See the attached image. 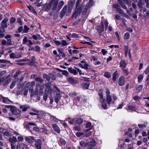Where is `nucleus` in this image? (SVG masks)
<instances>
[{
  "label": "nucleus",
  "instance_id": "1",
  "mask_svg": "<svg viewBox=\"0 0 149 149\" xmlns=\"http://www.w3.org/2000/svg\"><path fill=\"white\" fill-rule=\"evenodd\" d=\"M109 24L108 22L107 21L104 22H102L101 23V25H98L97 26V30L99 32L100 37L102 39H104L105 37L102 33L104 31V27L105 28V30L107 31V27Z\"/></svg>",
  "mask_w": 149,
  "mask_h": 149
},
{
  "label": "nucleus",
  "instance_id": "2",
  "mask_svg": "<svg viewBox=\"0 0 149 149\" xmlns=\"http://www.w3.org/2000/svg\"><path fill=\"white\" fill-rule=\"evenodd\" d=\"M6 77H2L0 78V83H2L3 86L7 85L11 81L10 78H6Z\"/></svg>",
  "mask_w": 149,
  "mask_h": 149
},
{
  "label": "nucleus",
  "instance_id": "3",
  "mask_svg": "<svg viewBox=\"0 0 149 149\" xmlns=\"http://www.w3.org/2000/svg\"><path fill=\"white\" fill-rule=\"evenodd\" d=\"M93 0H89V2L86 4L85 9L83 11V13H86L88 9L94 5V3Z\"/></svg>",
  "mask_w": 149,
  "mask_h": 149
},
{
  "label": "nucleus",
  "instance_id": "4",
  "mask_svg": "<svg viewBox=\"0 0 149 149\" xmlns=\"http://www.w3.org/2000/svg\"><path fill=\"white\" fill-rule=\"evenodd\" d=\"M35 83L34 81L31 82H29L26 85V88H29V92L33 91V86H35Z\"/></svg>",
  "mask_w": 149,
  "mask_h": 149
},
{
  "label": "nucleus",
  "instance_id": "5",
  "mask_svg": "<svg viewBox=\"0 0 149 149\" xmlns=\"http://www.w3.org/2000/svg\"><path fill=\"white\" fill-rule=\"evenodd\" d=\"M95 141L94 139H91L88 143L86 144V147H93L95 145Z\"/></svg>",
  "mask_w": 149,
  "mask_h": 149
},
{
  "label": "nucleus",
  "instance_id": "6",
  "mask_svg": "<svg viewBox=\"0 0 149 149\" xmlns=\"http://www.w3.org/2000/svg\"><path fill=\"white\" fill-rule=\"evenodd\" d=\"M39 86L40 90L39 91V95L40 96L42 95L43 92V90L44 88V84L40 85L39 83H38L36 84V88H38V87Z\"/></svg>",
  "mask_w": 149,
  "mask_h": 149
},
{
  "label": "nucleus",
  "instance_id": "7",
  "mask_svg": "<svg viewBox=\"0 0 149 149\" xmlns=\"http://www.w3.org/2000/svg\"><path fill=\"white\" fill-rule=\"evenodd\" d=\"M76 10L74 13L72 17L76 18L79 15L81 12V9L80 8L77 7Z\"/></svg>",
  "mask_w": 149,
  "mask_h": 149
},
{
  "label": "nucleus",
  "instance_id": "8",
  "mask_svg": "<svg viewBox=\"0 0 149 149\" xmlns=\"http://www.w3.org/2000/svg\"><path fill=\"white\" fill-rule=\"evenodd\" d=\"M113 8L116 9L117 12L120 14L123 13V10L120 8L119 5L116 4H114L113 5Z\"/></svg>",
  "mask_w": 149,
  "mask_h": 149
},
{
  "label": "nucleus",
  "instance_id": "9",
  "mask_svg": "<svg viewBox=\"0 0 149 149\" xmlns=\"http://www.w3.org/2000/svg\"><path fill=\"white\" fill-rule=\"evenodd\" d=\"M125 83L124 77L123 76H120L119 78L118 81V84L120 86H123Z\"/></svg>",
  "mask_w": 149,
  "mask_h": 149
},
{
  "label": "nucleus",
  "instance_id": "10",
  "mask_svg": "<svg viewBox=\"0 0 149 149\" xmlns=\"http://www.w3.org/2000/svg\"><path fill=\"white\" fill-rule=\"evenodd\" d=\"M79 65L81 68H84L86 70L89 69V67H90L89 65L87 62L84 64L79 63Z\"/></svg>",
  "mask_w": 149,
  "mask_h": 149
},
{
  "label": "nucleus",
  "instance_id": "11",
  "mask_svg": "<svg viewBox=\"0 0 149 149\" xmlns=\"http://www.w3.org/2000/svg\"><path fill=\"white\" fill-rule=\"evenodd\" d=\"M8 21L7 18H4L2 21L1 23V25L2 27L6 28L7 27V22Z\"/></svg>",
  "mask_w": 149,
  "mask_h": 149
},
{
  "label": "nucleus",
  "instance_id": "12",
  "mask_svg": "<svg viewBox=\"0 0 149 149\" xmlns=\"http://www.w3.org/2000/svg\"><path fill=\"white\" fill-rule=\"evenodd\" d=\"M25 139L28 143L31 144H33V141L35 140L33 137L32 136L26 137L25 138Z\"/></svg>",
  "mask_w": 149,
  "mask_h": 149
},
{
  "label": "nucleus",
  "instance_id": "13",
  "mask_svg": "<svg viewBox=\"0 0 149 149\" xmlns=\"http://www.w3.org/2000/svg\"><path fill=\"white\" fill-rule=\"evenodd\" d=\"M52 127L54 130L58 133H60L61 130L58 126L55 124H53L52 125Z\"/></svg>",
  "mask_w": 149,
  "mask_h": 149
},
{
  "label": "nucleus",
  "instance_id": "14",
  "mask_svg": "<svg viewBox=\"0 0 149 149\" xmlns=\"http://www.w3.org/2000/svg\"><path fill=\"white\" fill-rule=\"evenodd\" d=\"M52 2L54 3L52 8V9L55 10L57 8L58 2V0H52Z\"/></svg>",
  "mask_w": 149,
  "mask_h": 149
},
{
  "label": "nucleus",
  "instance_id": "15",
  "mask_svg": "<svg viewBox=\"0 0 149 149\" xmlns=\"http://www.w3.org/2000/svg\"><path fill=\"white\" fill-rule=\"evenodd\" d=\"M120 67L122 68V69H124L126 68L127 65V63L124 60H121L120 63Z\"/></svg>",
  "mask_w": 149,
  "mask_h": 149
},
{
  "label": "nucleus",
  "instance_id": "16",
  "mask_svg": "<svg viewBox=\"0 0 149 149\" xmlns=\"http://www.w3.org/2000/svg\"><path fill=\"white\" fill-rule=\"evenodd\" d=\"M107 102L108 105L109 106L111 103L112 104V100L111 96L110 95H107L106 97Z\"/></svg>",
  "mask_w": 149,
  "mask_h": 149
},
{
  "label": "nucleus",
  "instance_id": "17",
  "mask_svg": "<svg viewBox=\"0 0 149 149\" xmlns=\"http://www.w3.org/2000/svg\"><path fill=\"white\" fill-rule=\"evenodd\" d=\"M85 19H79L77 21H76L73 23V25L74 26L77 25L79 23H81V24H83L84 22H85Z\"/></svg>",
  "mask_w": 149,
  "mask_h": 149
},
{
  "label": "nucleus",
  "instance_id": "18",
  "mask_svg": "<svg viewBox=\"0 0 149 149\" xmlns=\"http://www.w3.org/2000/svg\"><path fill=\"white\" fill-rule=\"evenodd\" d=\"M2 101L4 103L8 104H10L12 102L8 98L5 97L3 98Z\"/></svg>",
  "mask_w": 149,
  "mask_h": 149
},
{
  "label": "nucleus",
  "instance_id": "19",
  "mask_svg": "<svg viewBox=\"0 0 149 149\" xmlns=\"http://www.w3.org/2000/svg\"><path fill=\"white\" fill-rule=\"evenodd\" d=\"M61 96L59 93H56V96L54 98V100L56 103H58L59 101V99L60 98Z\"/></svg>",
  "mask_w": 149,
  "mask_h": 149
},
{
  "label": "nucleus",
  "instance_id": "20",
  "mask_svg": "<svg viewBox=\"0 0 149 149\" xmlns=\"http://www.w3.org/2000/svg\"><path fill=\"white\" fill-rule=\"evenodd\" d=\"M9 141L12 143H14L17 141V138L15 136H13L9 138Z\"/></svg>",
  "mask_w": 149,
  "mask_h": 149
},
{
  "label": "nucleus",
  "instance_id": "21",
  "mask_svg": "<svg viewBox=\"0 0 149 149\" xmlns=\"http://www.w3.org/2000/svg\"><path fill=\"white\" fill-rule=\"evenodd\" d=\"M118 75V73L117 71H116L113 74V78L112 79L114 82L117 79V75Z\"/></svg>",
  "mask_w": 149,
  "mask_h": 149
},
{
  "label": "nucleus",
  "instance_id": "22",
  "mask_svg": "<svg viewBox=\"0 0 149 149\" xmlns=\"http://www.w3.org/2000/svg\"><path fill=\"white\" fill-rule=\"evenodd\" d=\"M38 90L37 88H36L35 91L34 92H33V91H30V92H31V97H32L34 95H37L38 93Z\"/></svg>",
  "mask_w": 149,
  "mask_h": 149
},
{
  "label": "nucleus",
  "instance_id": "23",
  "mask_svg": "<svg viewBox=\"0 0 149 149\" xmlns=\"http://www.w3.org/2000/svg\"><path fill=\"white\" fill-rule=\"evenodd\" d=\"M68 71L70 73L74 74H77V72L75 70L72 69L71 68H69L68 69Z\"/></svg>",
  "mask_w": 149,
  "mask_h": 149
},
{
  "label": "nucleus",
  "instance_id": "24",
  "mask_svg": "<svg viewBox=\"0 0 149 149\" xmlns=\"http://www.w3.org/2000/svg\"><path fill=\"white\" fill-rule=\"evenodd\" d=\"M49 76L50 79H52L53 80H55L56 79V76L54 74L52 73H49Z\"/></svg>",
  "mask_w": 149,
  "mask_h": 149
},
{
  "label": "nucleus",
  "instance_id": "25",
  "mask_svg": "<svg viewBox=\"0 0 149 149\" xmlns=\"http://www.w3.org/2000/svg\"><path fill=\"white\" fill-rule=\"evenodd\" d=\"M83 121V120L81 118H79L75 120L76 124L80 125L81 124Z\"/></svg>",
  "mask_w": 149,
  "mask_h": 149
},
{
  "label": "nucleus",
  "instance_id": "26",
  "mask_svg": "<svg viewBox=\"0 0 149 149\" xmlns=\"http://www.w3.org/2000/svg\"><path fill=\"white\" fill-rule=\"evenodd\" d=\"M35 80L37 82L39 81L40 83H42L43 82V80L40 77H36Z\"/></svg>",
  "mask_w": 149,
  "mask_h": 149
},
{
  "label": "nucleus",
  "instance_id": "27",
  "mask_svg": "<svg viewBox=\"0 0 149 149\" xmlns=\"http://www.w3.org/2000/svg\"><path fill=\"white\" fill-rule=\"evenodd\" d=\"M50 118L56 122H58L59 121H61L52 115L51 116Z\"/></svg>",
  "mask_w": 149,
  "mask_h": 149
},
{
  "label": "nucleus",
  "instance_id": "28",
  "mask_svg": "<svg viewBox=\"0 0 149 149\" xmlns=\"http://www.w3.org/2000/svg\"><path fill=\"white\" fill-rule=\"evenodd\" d=\"M103 92L102 90L100 89L99 90L98 92V94L100 98L103 97Z\"/></svg>",
  "mask_w": 149,
  "mask_h": 149
},
{
  "label": "nucleus",
  "instance_id": "29",
  "mask_svg": "<svg viewBox=\"0 0 149 149\" xmlns=\"http://www.w3.org/2000/svg\"><path fill=\"white\" fill-rule=\"evenodd\" d=\"M68 119L70 120L68 121V122L71 124H73L75 120V118L71 119L69 117L68 118Z\"/></svg>",
  "mask_w": 149,
  "mask_h": 149
},
{
  "label": "nucleus",
  "instance_id": "30",
  "mask_svg": "<svg viewBox=\"0 0 149 149\" xmlns=\"http://www.w3.org/2000/svg\"><path fill=\"white\" fill-rule=\"evenodd\" d=\"M43 77L44 79H45L47 81L50 80V78H49V76L46 74H43Z\"/></svg>",
  "mask_w": 149,
  "mask_h": 149
},
{
  "label": "nucleus",
  "instance_id": "31",
  "mask_svg": "<svg viewBox=\"0 0 149 149\" xmlns=\"http://www.w3.org/2000/svg\"><path fill=\"white\" fill-rule=\"evenodd\" d=\"M143 76L142 74H139L138 77V82H141V80L143 79Z\"/></svg>",
  "mask_w": 149,
  "mask_h": 149
},
{
  "label": "nucleus",
  "instance_id": "32",
  "mask_svg": "<svg viewBox=\"0 0 149 149\" xmlns=\"http://www.w3.org/2000/svg\"><path fill=\"white\" fill-rule=\"evenodd\" d=\"M104 76L107 78H109L111 77V74L109 72H106L104 73Z\"/></svg>",
  "mask_w": 149,
  "mask_h": 149
},
{
  "label": "nucleus",
  "instance_id": "33",
  "mask_svg": "<svg viewBox=\"0 0 149 149\" xmlns=\"http://www.w3.org/2000/svg\"><path fill=\"white\" fill-rule=\"evenodd\" d=\"M64 4V1H61L58 5V9L59 10L62 7V6H63Z\"/></svg>",
  "mask_w": 149,
  "mask_h": 149
},
{
  "label": "nucleus",
  "instance_id": "34",
  "mask_svg": "<svg viewBox=\"0 0 149 149\" xmlns=\"http://www.w3.org/2000/svg\"><path fill=\"white\" fill-rule=\"evenodd\" d=\"M29 9L30 10L32 13L36 14L37 13L36 11L31 6H29L28 7Z\"/></svg>",
  "mask_w": 149,
  "mask_h": 149
},
{
  "label": "nucleus",
  "instance_id": "35",
  "mask_svg": "<svg viewBox=\"0 0 149 149\" xmlns=\"http://www.w3.org/2000/svg\"><path fill=\"white\" fill-rule=\"evenodd\" d=\"M62 49H60L58 50V52L60 55L63 57H65V54L62 52Z\"/></svg>",
  "mask_w": 149,
  "mask_h": 149
},
{
  "label": "nucleus",
  "instance_id": "36",
  "mask_svg": "<svg viewBox=\"0 0 149 149\" xmlns=\"http://www.w3.org/2000/svg\"><path fill=\"white\" fill-rule=\"evenodd\" d=\"M16 81V79L13 80L10 86V88L11 89L13 88L14 87Z\"/></svg>",
  "mask_w": 149,
  "mask_h": 149
},
{
  "label": "nucleus",
  "instance_id": "37",
  "mask_svg": "<svg viewBox=\"0 0 149 149\" xmlns=\"http://www.w3.org/2000/svg\"><path fill=\"white\" fill-rule=\"evenodd\" d=\"M130 37V33H128L127 32L124 35V38L125 39H128Z\"/></svg>",
  "mask_w": 149,
  "mask_h": 149
},
{
  "label": "nucleus",
  "instance_id": "38",
  "mask_svg": "<svg viewBox=\"0 0 149 149\" xmlns=\"http://www.w3.org/2000/svg\"><path fill=\"white\" fill-rule=\"evenodd\" d=\"M124 51H125V56H127V53H128V47L127 46H124Z\"/></svg>",
  "mask_w": 149,
  "mask_h": 149
},
{
  "label": "nucleus",
  "instance_id": "39",
  "mask_svg": "<svg viewBox=\"0 0 149 149\" xmlns=\"http://www.w3.org/2000/svg\"><path fill=\"white\" fill-rule=\"evenodd\" d=\"M128 108L129 109L132 110L133 111H135V107L132 105H129L128 106Z\"/></svg>",
  "mask_w": 149,
  "mask_h": 149
},
{
  "label": "nucleus",
  "instance_id": "40",
  "mask_svg": "<svg viewBox=\"0 0 149 149\" xmlns=\"http://www.w3.org/2000/svg\"><path fill=\"white\" fill-rule=\"evenodd\" d=\"M68 80L71 83L74 84L75 83V80L71 77L68 78Z\"/></svg>",
  "mask_w": 149,
  "mask_h": 149
},
{
  "label": "nucleus",
  "instance_id": "41",
  "mask_svg": "<svg viewBox=\"0 0 149 149\" xmlns=\"http://www.w3.org/2000/svg\"><path fill=\"white\" fill-rule=\"evenodd\" d=\"M60 143L63 145H65L66 144V142L65 140L62 138H60L59 140Z\"/></svg>",
  "mask_w": 149,
  "mask_h": 149
},
{
  "label": "nucleus",
  "instance_id": "42",
  "mask_svg": "<svg viewBox=\"0 0 149 149\" xmlns=\"http://www.w3.org/2000/svg\"><path fill=\"white\" fill-rule=\"evenodd\" d=\"M122 70L124 75L125 76L128 75L129 74V72L128 70V69L125 70L124 69Z\"/></svg>",
  "mask_w": 149,
  "mask_h": 149
},
{
  "label": "nucleus",
  "instance_id": "43",
  "mask_svg": "<svg viewBox=\"0 0 149 149\" xmlns=\"http://www.w3.org/2000/svg\"><path fill=\"white\" fill-rule=\"evenodd\" d=\"M29 29V27L25 26H24V29L23 30V32L24 33H27L28 32Z\"/></svg>",
  "mask_w": 149,
  "mask_h": 149
},
{
  "label": "nucleus",
  "instance_id": "44",
  "mask_svg": "<svg viewBox=\"0 0 149 149\" xmlns=\"http://www.w3.org/2000/svg\"><path fill=\"white\" fill-rule=\"evenodd\" d=\"M101 53L104 56L107 53L108 51L105 49H102L101 51Z\"/></svg>",
  "mask_w": 149,
  "mask_h": 149
},
{
  "label": "nucleus",
  "instance_id": "45",
  "mask_svg": "<svg viewBox=\"0 0 149 149\" xmlns=\"http://www.w3.org/2000/svg\"><path fill=\"white\" fill-rule=\"evenodd\" d=\"M35 145L37 149H42L40 143H35Z\"/></svg>",
  "mask_w": 149,
  "mask_h": 149
},
{
  "label": "nucleus",
  "instance_id": "46",
  "mask_svg": "<svg viewBox=\"0 0 149 149\" xmlns=\"http://www.w3.org/2000/svg\"><path fill=\"white\" fill-rule=\"evenodd\" d=\"M10 110L15 115H17L18 114V112L15 109H10Z\"/></svg>",
  "mask_w": 149,
  "mask_h": 149
},
{
  "label": "nucleus",
  "instance_id": "47",
  "mask_svg": "<svg viewBox=\"0 0 149 149\" xmlns=\"http://www.w3.org/2000/svg\"><path fill=\"white\" fill-rule=\"evenodd\" d=\"M118 3L121 6L122 8L125 9H127V8L126 6H125L124 3L123 2H122L120 3Z\"/></svg>",
  "mask_w": 149,
  "mask_h": 149
},
{
  "label": "nucleus",
  "instance_id": "48",
  "mask_svg": "<svg viewBox=\"0 0 149 149\" xmlns=\"http://www.w3.org/2000/svg\"><path fill=\"white\" fill-rule=\"evenodd\" d=\"M16 21V18L15 17H11L10 20V24H13Z\"/></svg>",
  "mask_w": 149,
  "mask_h": 149
},
{
  "label": "nucleus",
  "instance_id": "49",
  "mask_svg": "<svg viewBox=\"0 0 149 149\" xmlns=\"http://www.w3.org/2000/svg\"><path fill=\"white\" fill-rule=\"evenodd\" d=\"M102 104V106L104 109H107V105L104 102Z\"/></svg>",
  "mask_w": 149,
  "mask_h": 149
},
{
  "label": "nucleus",
  "instance_id": "50",
  "mask_svg": "<svg viewBox=\"0 0 149 149\" xmlns=\"http://www.w3.org/2000/svg\"><path fill=\"white\" fill-rule=\"evenodd\" d=\"M42 130L43 132L45 133L46 134H47L48 131L45 127L42 128Z\"/></svg>",
  "mask_w": 149,
  "mask_h": 149
},
{
  "label": "nucleus",
  "instance_id": "51",
  "mask_svg": "<svg viewBox=\"0 0 149 149\" xmlns=\"http://www.w3.org/2000/svg\"><path fill=\"white\" fill-rule=\"evenodd\" d=\"M3 135L9 137L11 136V134L9 132L6 131L3 133Z\"/></svg>",
  "mask_w": 149,
  "mask_h": 149
},
{
  "label": "nucleus",
  "instance_id": "52",
  "mask_svg": "<svg viewBox=\"0 0 149 149\" xmlns=\"http://www.w3.org/2000/svg\"><path fill=\"white\" fill-rule=\"evenodd\" d=\"M112 97L113 99L112 100V104H113L115 100H116L117 99V97L116 96L114 95L112 96Z\"/></svg>",
  "mask_w": 149,
  "mask_h": 149
},
{
  "label": "nucleus",
  "instance_id": "53",
  "mask_svg": "<svg viewBox=\"0 0 149 149\" xmlns=\"http://www.w3.org/2000/svg\"><path fill=\"white\" fill-rule=\"evenodd\" d=\"M67 6L65 5L63 7V9L62 10V11L63 13H65L67 10Z\"/></svg>",
  "mask_w": 149,
  "mask_h": 149
},
{
  "label": "nucleus",
  "instance_id": "54",
  "mask_svg": "<svg viewBox=\"0 0 149 149\" xmlns=\"http://www.w3.org/2000/svg\"><path fill=\"white\" fill-rule=\"evenodd\" d=\"M61 43L63 46H65L67 45L66 41L65 40H62Z\"/></svg>",
  "mask_w": 149,
  "mask_h": 149
},
{
  "label": "nucleus",
  "instance_id": "55",
  "mask_svg": "<svg viewBox=\"0 0 149 149\" xmlns=\"http://www.w3.org/2000/svg\"><path fill=\"white\" fill-rule=\"evenodd\" d=\"M76 136L78 137H80L84 135V133L82 132H77L76 133Z\"/></svg>",
  "mask_w": 149,
  "mask_h": 149
},
{
  "label": "nucleus",
  "instance_id": "56",
  "mask_svg": "<svg viewBox=\"0 0 149 149\" xmlns=\"http://www.w3.org/2000/svg\"><path fill=\"white\" fill-rule=\"evenodd\" d=\"M23 44H25L28 42V40H27V37L26 36H25L23 39Z\"/></svg>",
  "mask_w": 149,
  "mask_h": 149
},
{
  "label": "nucleus",
  "instance_id": "57",
  "mask_svg": "<svg viewBox=\"0 0 149 149\" xmlns=\"http://www.w3.org/2000/svg\"><path fill=\"white\" fill-rule=\"evenodd\" d=\"M35 51L37 52H40V48L38 46H36L35 47Z\"/></svg>",
  "mask_w": 149,
  "mask_h": 149
},
{
  "label": "nucleus",
  "instance_id": "58",
  "mask_svg": "<svg viewBox=\"0 0 149 149\" xmlns=\"http://www.w3.org/2000/svg\"><path fill=\"white\" fill-rule=\"evenodd\" d=\"M74 129L75 130L77 131H80L81 129L80 127L79 126H76L74 127Z\"/></svg>",
  "mask_w": 149,
  "mask_h": 149
},
{
  "label": "nucleus",
  "instance_id": "59",
  "mask_svg": "<svg viewBox=\"0 0 149 149\" xmlns=\"http://www.w3.org/2000/svg\"><path fill=\"white\" fill-rule=\"evenodd\" d=\"M47 96H48V95L47 94L45 93L44 94L43 98V100L45 101H46L47 100Z\"/></svg>",
  "mask_w": 149,
  "mask_h": 149
},
{
  "label": "nucleus",
  "instance_id": "60",
  "mask_svg": "<svg viewBox=\"0 0 149 149\" xmlns=\"http://www.w3.org/2000/svg\"><path fill=\"white\" fill-rule=\"evenodd\" d=\"M7 45H12V41L10 39H8L7 41Z\"/></svg>",
  "mask_w": 149,
  "mask_h": 149
},
{
  "label": "nucleus",
  "instance_id": "61",
  "mask_svg": "<svg viewBox=\"0 0 149 149\" xmlns=\"http://www.w3.org/2000/svg\"><path fill=\"white\" fill-rule=\"evenodd\" d=\"M54 42L57 46L60 45L61 44V43L60 42L57 40H54Z\"/></svg>",
  "mask_w": 149,
  "mask_h": 149
},
{
  "label": "nucleus",
  "instance_id": "62",
  "mask_svg": "<svg viewBox=\"0 0 149 149\" xmlns=\"http://www.w3.org/2000/svg\"><path fill=\"white\" fill-rule=\"evenodd\" d=\"M143 88V86L142 85H140L139 86L137 89V90L139 91H141Z\"/></svg>",
  "mask_w": 149,
  "mask_h": 149
},
{
  "label": "nucleus",
  "instance_id": "63",
  "mask_svg": "<svg viewBox=\"0 0 149 149\" xmlns=\"http://www.w3.org/2000/svg\"><path fill=\"white\" fill-rule=\"evenodd\" d=\"M105 92L106 93V95L107 96V95H110V91L109 90L108 88H106L105 91Z\"/></svg>",
  "mask_w": 149,
  "mask_h": 149
},
{
  "label": "nucleus",
  "instance_id": "64",
  "mask_svg": "<svg viewBox=\"0 0 149 149\" xmlns=\"http://www.w3.org/2000/svg\"><path fill=\"white\" fill-rule=\"evenodd\" d=\"M146 74H148L149 73V67H148L144 72Z\"/></svg>",
  "mask_w": 149,
  "mask_h": 149
}]
</instances>
